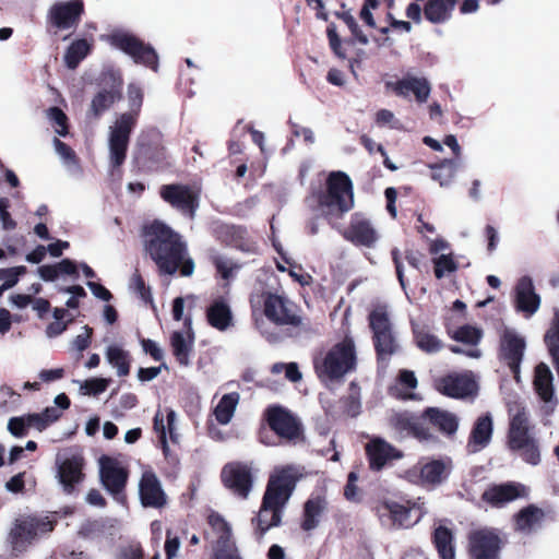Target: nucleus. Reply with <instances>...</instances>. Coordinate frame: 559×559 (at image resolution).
<instances>
[{
    "mask_svg": "<svg viewBox=\"0 0 559 559\" xmlns=\"http://www.w3.org/2000/svg\"><path fill=\"white\" fill-rule=\"evenodd\" d=\"M144 250L160 275L179 274L190 277L195 263L189 254L183 237L162 221H153L143 228Z\"/></svg>",
    "mask_w": 559,
    "mask_h": 559,
    "instance_id": "f257e3e1",
    "label": "nucleus"
},
{
    "mask_svg": "<svg viewBox=\"0 0 559 559\" xmlns=\"http://www.w3.org/2000/svg\"><path fill=\"white\" fill-rule=\"evenodd\" d=\"M296 472L292 466L276 471L269 479L261 508L252 520L257 538H262L272 527L281 525L283 511L296 485Z\"/></svg>",
    "mask_w": 559,
    "mask_h": 559,
    "instance_id": "f03ea898",
    "label": "nucleus"
},
{
    "mask_svg": "<svg viewBox=\"0 0 559 559\" xmlns=\"http://www.w3.org/2000/svg\"><path fill=\"white\" fill-rule=\"evenodd\" d=\"M311 199L316 209L328 219H338L354 207L353 183L348 175L343 171L331 173L325 187L311 191Z\"/></svg>",
    "mask_w": 559,
    "mask_h": 559,
    "instance_id": "7ed1b4c3",
    "label": "nucleus"
},
{
    "mask_svg": "<svg viewBox=\"0 0 559 559\" xmlns=\"http://www.w3.org/2000/svg\"><path fill=\"white\" fill-rule=\"evenodd\" d=\"M128 100L130 111L123 112L110 127L109 132V163L111 175L120 173L121 166L127 158L130 135L136 124L138 116L143 104V91L135 84L128 86Z\"/></svg>",
    "mask_w": 559,
    "mask_h": 559,
    "instance_id": "20e7f679",
    "label": "nucleus"
},
{
    "mask_svg": "<svg viewBox=\"0 0 559 559\" xmlns=\"http://www.w3.org/2000/svg\"><path fill=\"white\" fill-rule=\"evenodd\" d=\"M263 305L266 319L276 325L287 326L285 330L287 336L301 338L314 333L309 318L299 314L297 306L287 298L266 293Z\"/></svg>",
    "mask_w": 559,
    "mask_h": 559,
    "instance_id": "39448f33",
    "label": "nucleus"
},
{
    "mask_svg": "<svg viewBox=\"0 0 559 559\" xmlns=\"http://www.w3.org/2000/svg\"><path fill=\"white\" fill-rule=\"evenodd\" d=\"M56 521L48 515H21L10 531V543L16 552L25 551L35 540L53 530Z\"/></svg>",
    "mask_w": 559,
    "mask_h": 559,
    "instance_id": "423d86ee",
    "label": "nucleus"
},
{
    "mask_svg": "<svg viewBox=\"0 0 559 559\" xmlns=\"http://www.w3.org/2000/svg\"><path fill=\"white\" fill-rule=\"evenodd\" d=\"M108 41L115 48L130 56L136 64H142L153 71L158 70V55L155 49L134 34L115 31L108 36Z\"/></svg>",
    "mask_w": 559,
    "mask_h": 559,
    "instance_id": "0eeeda50",
    "label": "nucleus"
},
{
    "mask_svg": "<svg viewBox=\"0 0 559 559\" xmlns=\"http://www.w3.org/2000/svg\"><path fill=\"white\" fill-rule=\"evenodd\" d=\"M314 369L319 379L332 382L342 379L355 368V352H320L313 359Z\"/></svg>",
    "mask_w": 559,
    "mask_h": 559,
    "instance_id": "6e6552de",
    "label": "nucleus"
},
{
    "mask_svg": "<svg viewBox=\"0 0 559 559\" xmlns=\"http://www.w3.org/2000/svg\"><path fill=\"white\" fill-rule=\"evenodd\" d=\"M368 324L372 332L374 349L392 350L397 349V333L391 321L388 307L377 305L368 314Z\"/></svg>",
    "mask_w": 559,
    "mask_h": 559,
    "instance_id": "1a4fd4ad",
    "label": "nucleus"
},
{
    "mask_svg": "<svg viewBox=\"0 0 559 559\" xmlns=\"http://www.w3.org/2000/svg\"><path fill=\"white\" fill-rule=\"evenodd\" d=\"M159 197L183 216L193 219L199 207V193L188 185L169 183L159 188Z\"/></svg>",
    "mask_w": 559,
    "mask_h": 559,
    "instance_id": "9d476101",
    "label": "nucleus"
},
{
    "mask_svg": "<svg viewBox=\"0 0 559 559\" xmlns=\"http://www.w3.org/2000/svg\"><path fill=\"white\" fill-rule=\"evenodd\" d=\"M99 475L105 489L120 504H126L124 488L128 480V471L117 460L109 456L99 459Z\"/></svg>",
    "mask_w": 559,
    "mask_h": 559,
    "instance_id": "9b49d317",
    "label": "nucleus"
},
{
    "mask_svg": "<svg viewBox=\"0 0 559 559\" xmlns=\"http://www.w3.org/2000/svg\"><path fill=\"white\" fill-rule=\"evenodd\" d=\"M510 416L508 445L512 452L537 440L525 407L520 404L514 405L510 408Z\"/></svg>",
    "mask_w": 559,
    "mask_h": 559,
    "instance_id": "f8f14e48",
    "label": "nucleus"
},
{
    "mask_svg": "<svg viewBox=\"0 0 559 559\" xmlns=\"http://www.w3.org/2000/svg\"><path fill=\"white\" fill-rule=\"evenodd\" d=\"M378 515L385 527H409L420 520L423 511L416 506L407 508L395 501H385L378 507Z\"/></svg>",
    "mask_w": 559,
    "mask_h": 559,
    "instance_id": "ddd939ff",
    "label": "nucleus"
},
{
    "mask_svg": "<svg viewBox=\"0 0 559 559\" xmlns=\"http://www.w3.org/2000/svg\"><path fill=\"white\" fill-rule=\"evenodd\" d=\"M102 82L105 86L93 97L87 116L98 119L116 102L122 98L123 81L114 73L104 74Z\"/></svg>",
    "mask_w": 559,
    "mask_h": 559,
    "instance_id": "4468645a",
    "label": "nucleus"
},
{
    "mask_svg": "<svg viewBox=\"0 0 559 559\" xmlns=\"http://www.w3.org/2000/svg\"><path fill=\"white\" fill-rule=\"evenodd\" d=\"M265 419L270 428L287 441H295L301 435L300 423L282 406H270L265 412Z\"/></svg>",
    "mask_w": 559,
    "mask_h": 559,
    "instance_id": "2eb2a0df",
    "label": "nucleus"
},
{
    "mask_svg": "<svg viewBox=\"0 0 559 559\" xmlns=\"http://www.w3.org/2000/svg\"><path fill=\"white\" fill-rule=\"evenodd\" d=\"M347 241L356 247L373 248L379 239L378 231L370 219L361 213H354L348 226L342 233Z\"/></svg>",
    "mask_w": 559,
    "mask_h": 559,
    "instance_id": "dca6fc26",
    "label": "nucleus"
},
{
    "mask_svg": "<svg viewBox=\"0 0 559 559\" xmlns=\"http://www.w3.org/2000/svg\"><path fill=\"white\" fill-rule=\"evenodd\" d=\"M503 542L495 530L481 528L469 536L473 559H499Z\"/></svg>",
    "mask_w": 559,
    "mask_h": 559,
    "instance_id": "f3484780",
    "label": "nucleus"
},
{
    "mask_svg": "<svg viewBox=\"0 0 559 559\" xmlns=\"http://www.w3.org/2000/svg\"><path fill=\"white\" fill-rule=\"evenodd\" d=\"M222 479L235 495L246 499L253 483L251 466L240 462L229 463L222 471Z\"/></svg>",
    "mask_w": 559,
    "mask_h": 559,
    "instance_id": "a211bd4d",
    "label": "nucleus"
},
{
    "mask_svg": "<svg viewBox=\"0 0 559 559\" xmlns=\"http://www.w3.org/2000/svg\"><path fill=\"white\" fill-rule=\"evenodd\" d=\"M209 528L205 538L213 547L214 556L222 550L238 549L231 534L230 525L218 513L212 512L207 518Z\"/></svg>",
    "mask_w": 559,
    "mask_h": 559,
    "instance_id": "6ab92c4d",
    "label": "nucleus"
},
{
    "mask_svg": "<svg viewBox=\"0 0 559 559\" xmlns=\"http://www.w3.org/2000/svg\"><path fill=\"white\" fill-rule=\"evenodd\" d=\"M84 13L82 0H69L55 3L48 14L49 23L57 29H69L81 21Z\"/></svg>",
    "mask_w": 559,
    "mask_h": 559,
    "instance_id": "aec40b11",
    "label": "nucleus"
},
{
    "mask_svg": "<svg viewBox=\"0 0 559 559\" xmlns=\"http://www.w3.org/2000/svg\"><path fill=\"white\" fill-rule=\"evenodd\" d=\"M436 389L443 395L464 399L476 393L477 384L468 373H453L435 381Z\"/></svg>",
    "mask_w": 559,
    "mask_h": 559,
    "instance_id": "412c9836",
    "label": "nucleus"
},
{
    "mask_svg": "<svg viewBox=\"0 0 559 559\" xmlns=\"http://www.w3.org/2000/svg\"><path fill=\"white\" fill-rule=\"evenodd\" d=\"M385 88L392 91L396 96L407 98L411 94L415 96L417 103H426L428 100L431 87L429 81L421 76L405 75L395 82H386Z\"/></svg>",
    "mask_w": 559,
    "mask_h": 559,
    "instance_id": "4be33fe9",
    "label": "nucleus"
},
{
    "mask_svg": "<svg viewBox=\"0 0 559 559\" xmlns=\"http://www.w3.org/2000/svg\"><path fill=\"white\" fill-rule=\"evenodd\" d=\"M533 386L539 400L544 403V412L550 414L558 404L555 393L554 376L549 367L540 362L535 367Z\"/></svg>",
    "mask_w": 559,
    "mask_h": 559,
    "instance_id": "5701e85b",
    "label": "nucleus"
},
{
    "mask_svg": "<svg viewBox=\"0 0 559 559\" xmlns=\"http://www.w3.org/2000/svg\"><path fill=\"white\" fill-rule=\"evenodd\" d=\"M139 495L144 507L162 508L166 504V495L155 473L145 471L139 483Z\"/></svg>",
    "mask_w": 559,
    "mask_h": 559,
    "instance_id": "b1692460",
    "label": "nucleus"
},
{
    "mask_svg": "<svg viewBox=\"0 0 559 559\" xmlns=\"http://www.w3.org/2000/svg\"><path fill=\"white\" fill-rule=\"evenodd\" d=\"M84 466V459L80 454H72L64 457L58 463V478L67 493L74 490L75 485L80 484L84 474L82 472Z\"/></svg>",
    "mask_w": 559,
    "mask_h": 559,
    "instance_id": "393cba45",
    "label": "nucleus"
},
{
    "mask_svg": "<svg viewBox=\"0 0 559 559\" xmlns=\"http://www.w3.org/2000/svg\"><path fill=\"white\" fill-rule=\"evenodd\" d=\"M540 306V297L535 293L530 276H522L515 286V308L527 317L534 314Z\"/></svg>",
    "mask_w": 559,
    "mask_h": 559,
    "instance_id": "a878e982",
    "label": "nucleus"
},
{
    "mask_svg": "<svg viewBox=\"0 0 559 559\" xmlns=\"http://www.w3.org/2000/svg\"><path fill=\"white\" fill-rule=\"evenodd\" d=\"M525 487L521 484L506 483L493 485L483 492V500L492 507L501 508L524 495Z\"/></svg>",
    "mask_w": 559,
    "mask_h": 559,
    "instance_id": "bb28decb",
    "label": "nucleus"
},
{
    "mask_svg": "<svg viewBox=\"0 0 559 559\" xmlns=\"http://www.w3.org/2000/svg\"><path fill=\"white\" fill-rule=\"evenodd\" d=\"M393 425L400 431L401 438L415 437L420 441H428L433 438L424 421L409 413L396 415L393 418Z\"/></svg>",
    "mask_w": 559,
    "mask_h": 559,
    "instance_id": "cd10ccee",
    "label": "nucleus"
},
{
    "mask_svg": "<svg viewBox=\"0 0 559 559\" xmlns=\"http://www.w3.org/2000/svg\"><path fill=\"white\" fill-rule=\"evenodd\" d=\"M493 424L490 414H485L475 421L467 442V451L477 453L485 449L492 437Z\"/></svg>",
    "mask_w": 559,
    "mask_h": 559,
    "instance_id": "c85d7f7f",
    "label": "nucleus"
},
{
    "mask_svg": "<svg viewBox=\"0 0 559 559\" xmlns=\"http://www.w3.org/2000/svg\"><path fill=\"white\" fill-rule=\"evenodd\" d=\"M366 451L372 469H381L388 461L401 457V453L391 444L380 438L372 439L367 445Z\"/></svg>",
    "mask_w": 559,
    "mask_h": 559,
    "instance_id": "c756f323",
    "label": "nucleus"
},
{
    "mask_svg": "<svg viewBox=\"0 0 559 559\" xmlns=\"http://www.w3.org/2000/svg\"><path fill=\"white\" fill-rule=\"evenodd\" d=\"M459 0H428L425 2L424 17L431 24H444L452 19Z\"/></svg>",
    "mask_w": 559,
    "mask_h": 559,
    "instance_id": "7c9ffc66",
    "label": "nucleus"
},
{
    "mask_svg": "<svg viewBox=\"0 0 559 559\" xmlns=\"http://www.w3.org/2000/svg\"><path fill=\"white\" fill-rule=\"evenodd\" d=\"M423 418L428 419L431 425L449 436L454 435L459 427L456 415L437 407L427 408L423 414Z\"/></svg>",
    "mask_w": 559,
    "mask_h": 559,
    "instance_id": "2f4dec72",
    "label": "nucleus"
},
{
    "mask_svg": "<svg viewBox=\"0 0 559 559\" xmlns=\"http://www.w3.org/2000/svg\"><path fill=\"white\" fill-rule=\"evenodd\" d=\"M221 235L226 245L243 252H251L253 243L249 238L246 227L237 225H226L221 229Z\"/></svg>",
    "mask_w": 559,
    "mask_h": 559,
    "instance_id": "473e14b6",
    "label": "nucleus"
},
{
    "mask_svg": "<svg viewBox=\"0 0 559 559\" xmlns=\"http://www.w3.org/2000/svg\"><path fill=\"white\" fill-rule=\"evenodd\" d=\"M139 158L144 162L148 168H158L166 162V148L160 142H139Z\"/></svg>",
    "mask_w": 559,
    "mask_h": 559,
    "instance_id": "72a5a7b5",
    "label": "nucleus"
},
{
    "mask_svg": "<svg viewBox=\"0 0 559 559\" xmlns=\"http://www.w3.org/2000/svg\"><path fill=\"white\" fill-rule=\"evenodd\" d=\"M326 507L328 502L324 497L316 496L310 498L304 508L302 530L307 532L314 530L319 525L320 518L326 510Z\"/></svg>",
    "mask_w": 559,
    "mask_h": 559,
    "instance_id": "f704fd0d",
    "label": "nucleus"
},
{
    "mask_svg": "<svg viewBox=\"0 0 559 559\" xmlns=\"http://www.w3.org/2000/svg\"><path fill=\"white\" fill-rule=\"evenodd\" d=\"M206 319L213 328L219 331L226 330L233 320L227 302L223 299L214 300L206 310Z\"/></svg>",
    "mask_w": 559,
    "mask_h": 559,
    "instance_id": "c9c22d12",
    "label": "nucleus"
},
{
    "mask_svg": "<svg viewBox=\"0 0 559 559\" xmlns=\"http://www.w3.org/2000/svg\"><path fill=\"white\" fill-rule=\"evenodd\" d=\"M543 519L542 509L528 506L515 515V530L523 534H530L542 525Z\"/></svg>",
    "mask_w": 559,
    "mask_h": 559,
    "instance_id": "e433bc0d",
    "label": "nucleus"
},
{
    "mask_svg": "<svg viewBox=\"0 0 559 559\" xmlns=\"http://www.w3.org/2000/svg\"><path fill=\"white\" fill-rule=\"evenodd\" d=\"M412 330L415 343L420 349H440L442 347V343L432 333L429 325L419 321H413Z\"/></svg>",
    "mask_w": 559,
    "mask_h": 559,
    "instance_id": "4c0bfd02",
    "label": "nucleus"
},
{
    "mask_svg": "<svg viewBox=\"0 0 559 559\" xmlns=\"http://www.w3.org/2000/svg\"><path fill=\"white\" fill-rule=\"evenodd\" d=\"M92 49L93 43H90L85 38L72 41L64 53L66 66L71 70L76 69L81 61L90 55Z\"/></svg>",
    "mask_w": 559,
    "mask_h": 559,
    "instance_id": "58836bf2",
    "label": "nucleus"
},
{
    "mask_svg": "<svg viewBox=\"0 0 559 559\" xmlns=\"http://www.w3.org/2000/svg\"><path fill=\"white\" fill-rule=\"evenodd\" d=\"M239 403V394L237 392L228 393L222 396L221 401L214 408V416L221 425H227L234 417L236 407Z\"/></svg>",
    "mask_w": 559,
    "mask_h": 559,
    "instance_id": "ea45409f",
    "label": "nucleus"
},
{
    "mask_svg": "<svg viewBox=\"0 0 559 559\" xmlns=\"http://www.w3.org/2000/svg\"><path fill=\"white\" fill-rule=\"evenodd\" d=\"M433 542L441 559H454L453 535L449 528L444 526L437 527Z\"/></svg>",
    "mask_w": 559,
    "mask_h": 559,
    "instance_id": "a19ab883",
    "label": "nucleus"
},
{
    "mask_svg": "<svg viewBox=\"0 0 559 559\" xmlns=\"http://www.w3.org/2000/svg\"><path fill=\"white\" fill-rule=\"evenodd\" d=\"M448 465L443 461L433 460L420 466L421 481L425 484H439L447 476Z\"/></svg>",
    "mask_w": 559,
    "mask_h": 559,
    "instance_id": "79ce46f5",
    "label": "nucleus"
},
{
    "mask_svg": "<svg viewBox=\"0 0 559 559\" xmlns=\"http://www.w3.org/2000/svg\"><path fill=\"white\" fill-rule=\"evenodd\" d=\"M345 3H341L342 11H335L334 15L347 25L355 40L361 45H367L369 43L367 35L359 27L350 10H345Z\"/></svg>",
    "mask_w": 559,
    "mask_h": 559,
    "instance_id": "37998d69",
    "label": "nucleus"
},
{
    "mask_svg": "<svg viewBox=\"0 0 559 559\" xmlns=\"http://www.w3.org/2000/svg\"><path fill=\"white\" fill-rule=\"evenodd\" d=\"M457 167L459 163L456 159L445 158L430 166L433 170L432 178L439 180L440 185L443 186L455 176Z\"/></svg>",
    "mask_w": 559,
    "mask_h": 559,
    "instance_id": "c03bdc74",
    "label": "nucleus"
},
{
    "mask_svg": "<svg viewBox=\"0 0 559 559\" xmlns=\"http://www.w3.org/2000/svg\"><path fill=\"white\" fill-rule=\"evenodd\" d=\"M326 37L329 39V45L331 50L334 52L336 57L340 59H346L347 53L343 47V44L353 45V39H345L344 41L341 39L335 23H330L326 27Z\"/></svg>",
    "mask_w": 559,
    "mask_h": 559,
    "instance_id": "a18cd8bd",
    "label": "nucleus"
},
{
    "mask_svg": "<svg viewBox=\"0 0 559 559\" xmlns=\"http://www.w3.org/2000/svg\"><path fill=\"white\" fill-rule=\"evenodd\" d=\"M183 332H174L170 337V344L173 349H188V346L192 344L193 333L191 328V319L186 318L183 321Z\"/></svg>",
    "mask_w": 559,
    "mask_h": 559,
    "instance_id": "49530a36",
    "label": "nucleus"
},
{
    "mask_svg": "<svg viewBox=\"0 0 559 559\" xmlns=\"http://www.w3.org/2000/svg\"><path fill=\"white\" fill-rule=\"evenodd\" d=\"M166 408L164 411L158 409L154 416V430L157 435L158 442L162 447L165 457H169V447L166 439Z\"/></svg>",
    "mask_w": 559,
    "mask_h": 559,
    "instance_id": "de8ad7c7",
    "label": "nucleus"
},
{
    "mask_svg": "<svg viewBox=\"0 0 559 559\" xmlns=\"http://www.w3.org/2000/svg\"><path fill=\"white\" fill-rule=\"evenodd\" d=\"M483 336V331L476 326L465 324L453 334V338L467 345H477Z\"/></svg>",
    "mask_w": 559,
    "mask_h": 559,
    "instance_id": "09e8293b",
    "label": "nucleus"
},
{
    "mask_svg": "<svg viewBox=\"0 0 559 559\" xmlns=\"http://www.w3.org/2000/svg\"><path fill=\"white\" fill-rule=\"evenodd\" d=\"M79 384L80 393L83 395H98L106 391L108 386V380L103 378H93L88 380H75Z\"/></svg>",
    "mask_w": 559,
    "mask_h": 559,
    "instance_id": "8fccbe9b",
    "label": "nucleus"
},
{
    "mask_svg": "<svg viewBox=\"0 0 559 559\" xmlns=\"http://www.w3.org/2000/svg\"><path fill=\"white\" fill-rule=\"evenodd\" d=\"M513 452L516 453L522 459V461L532 466L538 465L542 461L538 440H535L527 445H523Z\"/></svg>",
    "mask_w": 559,
    "mask_h": 559,
    "instance_id": "3c124183",
    "label": "nucleus"
},
{
    "mask_svg": "<svg viewBox=\"0 0 559 559\" xmlns=\"http://www.w3.org/2000/svg\"><path fill=\"white\" fill-rule=\"evenodd\" d=\"M456 270L457 263L450 254H441L433 259V273L438 280H441L445 273H453Z\"/></svg>",
    "mask_w": 559,
    "mask_h": 559,
    "instance_id": "603ef678",
    "label": "nucleus"
},
{
    "mask_svg": "<svg viewBox=\"0 0 559 559\" xmlns=\"http://www.w3.org/2000/svg\"><path fill=\"white\" fill-rule=\"evenodd\" d=\"M547 349H559V310L555 311L548 330L544 335Z\"/></svg>",
    "mask_w": 559,
    "mask_h": 559,
    "instance_id": "864d4df0",
    "label": "nucleus"
},
{
    "mask_svg": "<svg viewBox=\"0 0 559 559\" xmlns=\"http://www.w3.org/2000/svg\"><path fill=\"white\" fill-rule=\"evenodd\" d=\"M211 262L214 265L217 274H219L221 277L226 281L230 280L233 277L234 270L239 267L219 254L212 255Z\"/></svg>",
    "mask_w": 559,
    "mask_h": 559,
    "instance_id": "5fc2aeb1",
    "label": "nucleus"
},
{
    "mask_svg": "<svg viewBox=\"0 0 559 559\" xmlns=\"http://www.w3.org/2000/svg\"><path fill=\"white\" fill-rule=\"evenodd\" d=\"M47 114L49 119L52 120L58 127L56 132L61 136H66L69 133V124L68 117L63 110L57 106H53L48 109Z\"/></svg>",
    "mask_w": 559,
    "mask_h": 559,
    "instance_id": "6e6d98bb",
    "label": "nucleus"
},
{
    "mask_svg": "<svg viewBox=\"0 0 559 559\" xmlns=\"http://www.w3.org/2000/svg\"><path fill=\"white\" fill-rule=\"evenodd\" d=\"M107 359L112 367L117 368V374L119 377H123L129 373L127 352H107Z\"/></svg>",
    "mask_w": 559,
    "mask_h": 559,
    "instance_id": "4d7b16f0",
    "label": "nucleus"
},
{
    "mask_svg": "<svg viewBox=\"0 0 559 559\" xmlns=\"http://www.w3.org/2000/svg\"><path fill=\"white\" fill-rule=\"evenodd\" d=\"M24 265L0 269V280H3V288H12L19 282V276L26 273Z\"/></svg>",
    "mask_w": 559,
    "mask_h": 559,
    "instance_id": "13d9d810",
    "label": "nucleus"
},
{
    "mask_svg": "<svg viewBox=\"0 0 559 559\" xmlns=\"http://www.w3.org/2000/svg\"><path fill=\"white\" fill-rule=\"evenodd\" d=\"M132 288L144 302H153L151 287L146 286L143 276L136 270L132 276Z\"/></svg>",
    "mask_w": 559,
    "mask_h": 559,
    "instance_id": "bf43d9fd",
    "label": "nucleus"
},
{
    "mask_svg": "<svg viewBox=\"0 0 559 559\" xmlns=\"http://www.w3.org/2000/svg\"><path fill=\"white\" fill-rule=\"evenodd\" d=\"M525 340L511 330H506L501 338V349H524Z\"/></svg>",
    "mask_w": 559,
    "mask_h": 559,
    "instance_id": "052dcab7",
    "label": "nucleus"
},
{
    "mask_svg": "<svg viewBox=\"0 0 559 559\" xmlns=\"http://www.w3.org/2000/svg\"><path fill=\"white\" fill-rule=\"evenodd\" d=\"M522 354L523 352H501L500 355V360L510 368L515 379L519 378Z\"/></svg>",
    "mask_w": 559,
    "mask_h": 559,
    "instance_id": "680f3d73",
    "label": "nucleus"
},
{
    "mask_svg": "<svg viewBox=\"0 0 559 559\" xmlns=\"http://www.w3.org/2000/svg\"><path fill=\"white\" fill-rule=\"evenodd\" d=\"M28 428H29V426H28L27 415L12 417L9 419L8 430L14 437L25 436L27 433Z\"/></svg>",
    "mask_w": 559,
    "mask_h": 559,
    "instance_id": "e2e57ef3",
    "label": "nucleus"
},
{
    "mask_svg": "<svg viewBox=\"0 0 559 559\" xmlns=\"http://www.w3.org/2000/svg\"><path fill=\"white\" fill-rule=\"evenodd\" d=\"M357 479L358 476L355 472L348 474L347 484L344 489V496L348 501L358 502L360 500L359 490L356 486Z\"/></svg>",
    "mask_w": 559,
    "mask_h": 559,
    "instance_id": "0e129e2a",
    "label": "nucleus"
},
{
    "mask_svg": "<svg viewBox=\"0 0 559 559\" xmlns=\"http://www.w3.org/2000/svg\"><path fill=\"white\" fill-rule=\"evenodd\" d=\"M166 436H169V439L177 443L179 440V435L177 432V414L171 408H166Z\"/></svg>",
    "mask_w": 559,
    "mask_h": 559,
    "instance_id": "69168bd1",
    "label": "nucleus"
},
{
    "mask_svg": "<svg viewBox=\"0 0 559 559\" xmlns=\"http://www.w3.org/2000/svg\"><path fill=\"white\" fill-rule=\"evenodd\" d=\"M104 525L102 521L94 520V521H86L81 525L80 528V535L84 537H96L102 532Z\"/></svg>",
    "mask_w": 559,
    "mask_h": 559,
    "instance_id": "338daca9",
    "label": "nucleus"
},
{
    "mask_svg": "<svg viewBox=\"0 0 559 559\" xmlns=\"http://www.w3.org/2000/svg\"><path fill=\"white\" fill-rule=\"evenodd\" d=\"M143 554L140 545L130 544L121 547L116 559H143Z\"/></svg>",
    "mask_w": 559,
    "mask_h": 559,
    "instance_id": "774afa93",
    "label": "nucleus"
}]
</instances>
